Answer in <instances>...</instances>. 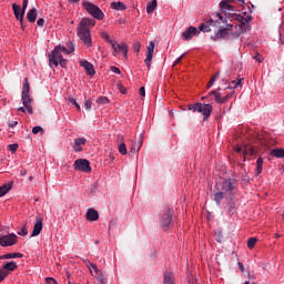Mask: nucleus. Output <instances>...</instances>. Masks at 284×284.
Wrapping results in <instances>:
<instances>
[{
    "label": "nucleus",
    "mask_w": 284,
    "mask_h": 284,
    "mask_svg": "<svg viewBox=\"0 0 284 284\" xmlns=\"http://www.w3.org/2000/svg\"><path fill=\"white\" fill-rule=\"evenodd\" d=\"M234 190V184L232 180H224L222 183L215 185V190L213 191V201H215L216 205H221V201L225 199V194H232Z\"/></svg>",
    "instance_id": "f257e3e1"
},
{
    "label": "nucleus",
    "mask_w": 284,
    "mask_h": 284,
    "mask_svg": "<svg viewBox=\"0 0 284 284\" xmlns=\"http://www.w3.org/2000/svg\"><path fill=\"white\" fill-rule=\"evenodd\" d=\"M187 110H190L191 112H199L203 115V120L206 121V119H210V116H212V110H214V108L210 103L203 104L201 102H197L195 104H189Z\"/></svg>",
    "instance_id": "f03ea898"
},
{
    "label": "nucleus",
    "mask_w": 284,
    "mask_h": 284,
    "mask_svg": "<svg viewBox=\"0 0 284 284\" xmlns=\"http://www.w3.org/2000/svg\"><path fill=\"white\" fill-rule=\"evenodd\" d=\"M214 19L210 18L206 22L200 24L199 30L201 32H212L211 26H221V23H225V18L221 13H213Z\"/></svg>",
    "instance_id": "7ed1b4c3"
},
{
    "label": "nucleus",
    "mask_w": 284,
    "mask_h": 284,
    "mask_svg": "<svg viewBox=\"0 0 284 284\" xmlns=\"http://www.w3.org/2000/svg\"><path fill=\"white\" fill-rule=\"evenodd\" d=\"M22 104L29 114H32V99H30V82L28 78L24 79V84L22 87Z\"/></svg>",
    "instance_id": "20e7f679"
},
{
    "label": "nucleus",
    "mask_w": 284,
    "mask_h": 284,
    "mask_svg": "<svg viewBox=\"0 0 284 284\" xmlns=\"http://www.w3.org/2000/svg\"><path fill=\"white\" fill-rule=\"evenodd\" d=\"M83 8L91 17H93V19H97L98 21H103V19H105V13H103L101 8H99L97 4L83 2Z\"/></svg>",
    "instance_id": "39448f33"
},
{
    "label": "nucleus",
    "mask_w": 284,
    "mask_h": 284,
    "mask_svg": "<svg viewBox=\"0 0 284 284\" xmlns=\"http://www.w3.org/2000/svg\"><path fill=\"white\" fill-rule=\"evenodd\" d=\"M78 37L82 41V43H84V45H87L88 48H90V45H92V38L90 36L89 28H85V27L79 24L78 26Z\"/></svg>",
    "instance_id": "423d86ee"
},
{
    "label": "nucleus",
    "mask_w": 284,
    "mask_h": 284,
    "mask_svg": "<svg viewBox=\"0 0 284 284\" xmlns=\"http://www.w3.org/2000/svg\"><path fill=\"white\" fill-rule=\"evenodd\" d=\"M220 10L229 19H234V17H236V9L234 8V6L230 4V1H221Z\"/></svg>",
    "instance_id": "0eeeda50"
},
{
    "label": "nucleus",
    "mask_w": 284,
    "mask_h": 284,
    "mask_svg": "<svg viewBox=\"0 0 284 284\" xmlns=\"http://www.w3.org/2000/svg\"><path fill=\"white\" fill-rule=\"evenodd\" d=\"M160 225L161 227H170L172 225V210L170 207L161 212Z\"/></svg>",
    "instance_id": "6e6552de"
},
{
    "label": "nucleus",
    "mask_w": 284,
    "mask_h": 284,
    "mask_svg": "<svg viewBox=\"0 0 284 284\" xmlns=\"http://www.w3.org/2000/svg\"><path fill=\"white\" fill-rule=\"evenodd\" d=\"M74 170H78L79 172H85L87 174H90L92 172V168L90 166V161L85 159H79L73 164Z\"/></svg>",
    "instance_id": "1a4fd4ad"
},
{
    "label": "nucleus",
    "mask_w": 284,
    "mask_h": 284,
    "mask_svg": "<svg viewBox=\"0 0 284 284\" xmlns=\"http://www.w3.org/2000/svg\"><path fill=\"white\" fill-rule=\"evenodd\" d=\"M17 234L10 233L8 235H3L0 237V245L2 247H12V245H17Z\"/></svg>",
    "instance_id": "9d476101"
},
{
    "label": "nucleus",
    "mask_w": 284,
    "mask_h": 284,
    "mask_svg": "<svg viewBox=\"0 0 284 284\" xmlns=\"http://www.w3.org/2000/svg\"><path fill=\"white\" fill-rule=\"evenodd\" d=\"M111 48L113 49L114 57H116V53L121 52L124 59H128V44L118 43L116 40H114L111 44Z\"/></svg>",
    "instance_id": "9b49d317"
},
{
    "label": "nucleus",
    "mask_w": 284,
    "mask_h": 284,
    "mask_svg": "<svg viewBox=\"0 0 284 284\" xmlns=\"http://www.w3.org/2000/svg\"><path fill=\"white\" fill-rule=\"evenodd\" d=\"M63 59V54L59 51V47H55L52 53L49 54V65L59 67V61Z\"/></svg>",
    "instance_id": "f8f14e48"
},
{
    "label": "nucleus",
    "mask_w": 284,
    "mask_h": 284,
    "mask_svg": "<svg viewBox=\"0 0 284 284\" xmlns=\"http://www.w3.org/2000/svg\"><path fill=\"white\" fill-rule=\"evenodd\" d=\"M230 30H232V24L220 29L214 36L211 37L212 41H219V39H227L230 37Z\"/></svg>",
    "instance_id": "ddd939ff"
},
{
    "label": "nucleus",
    "mask_w": 284,
    "mask_h": 284,
    "mask_svg": "<svg viewBox=\"0 0 284 284\" xmlns=\"http://www.w3.org/2000/svg\"><path fill=\"white\" fill-rule=\"evenodd\" d=\"M153 57H154V42H150L146 48V58L144 60V63H145L148 70H150V68H152Z\"/></svg>",
    "instance_id": "4468645a"
},
{
    "label": "nucleus",
    "mask_w": 284,
    "mask_h": 284,
    "mask_svg": "<svg viewBox=\"0 0 284 284\" xmlns=\"http://www.w3.org/2000/svg\"><path fill=\"white\" fill-rule=\"evenodd\" d=\"M42 230H43V217L37 216L31 237L39 236V234H41Z\"/></svg>",
    "instance_id": "2eb2a0df"
},
{
    "label": "nucleus",
    "mask_w": 284,
    "mask_h": 284,
    "mask_svg": "<svg viewBox=\"0 0 284 284\" xmlns=\"http://www.w3.org/2000/svg\"><path fill=\"white\" fill-rule=\"evenodd\" d=\"M196 34H199V29H196V27H189L187 30L182 33V37H184L185 41H190L193 37H196Z\"/></svg>",
    "instance_id": "dca6fc26"
},
{
    "label": "nucleus",
    "mask_w": 284,
    "mask_h": 284,
    "mask_svg": "<svg viewBox=\"0 0 284 284\" xmlns=\"http://www.w3.org/2000/svg\"><path fill=\"white\" fill-rule=\"evenodd\" d=\"M12 9H13V14L16 19L20 21L21 26H23V17L26 16V13H23L21 7L17 3H13Z\"/></svg>",
    "instance_id": "f3484780"
},
{
    "label": "nucleus",
    "mask_w": 284,
    "mask_h": 284,
    "mask_svg": "<svg viewBox=\"0 0 284 284\" xmlns=\"http://www.w3.org/2000/svg\"><path fill=\"white\" fill-rule=\"evenodd\" d=\"M85 143H88V140L85 138L74 139V152H83V148L81 145H85Z\"/></svg>",
    "instance_id": "a211bd4d"
},
{
    "label": "nucleus",
    "mask_w": 284,
    "mask_h": 284,
    "mask_svg": "<svg viewBox=\"0 0 284 284\" xmlns=\"http://www.w3.org/2000/svg\"><path fill=\"white\" fill-rule=\"evenodd\" d=\"M80 65L84 68L87 74H89L90 77H93V74L97 73L94 71V65H92V63L88 62L87 60L80 61Z\"/></svg>",
    "instance_id": "6ab92c4d"
},
{
    "label": "nucleus",
    "mask_w": 284,
    "mask_h": 284,
    "mask_svg": "<svg viewBox=\"0 0 284 284\" xmlns=\"http://www.w3.org/2000/svg\"><path fill=\"white\" fill-rule=\"evenodd\" d=\"M229 203L226 205V210L229 214H235L236 213V203L234 202V193H232L229 197Z\"/></svg>",
    "instance_id": "aec40b11"
},
{
    "label": "nucleus",
    "mask_w": 284,
    "mask_h": 284,
    "mask_svg": "<svg viewBox=\"0 0 284 284\" xmlns=\"http://www.w3.org/2000/svg\"><path fill=\"white\" fill-rule=\"evenodd\" d=\"M79 26H82L83 28H94L97 26L95 19L84 18L80 21Z\"/></svg>",
    "instance_id": "412c9836"
},
{
    "label": "nucleus",
    "mask_w": 284,
    "mask_h": 284,
    "mask_svg": "<svg viewBox=\"0 0 284 284\" xmlns=\"http://www.w3.org/2000/svg\"><path fill=\"white\" fill-rule=\"evenodd\" d=\"M243 154H244V160L247 158V156H254V154H256V149H254V146L250 145V144H246L244 145L243 148Z\"/></svg>",
    "instance_id": "4be33fe9"
},
{
    "label": "nucleus",
    "mask_w": 284,
    "mask_h": 284,
    "mask_svg": "<svg viewBox=\"0 0 284 284\" xmlns=\"http://www.w3.org/2000/svg\"><path fill=\"white\" fill-rule=\"evenodd\" d=\"M87 221H99V211L89 209L87 211Z\"/></svg>",
    "instance_id": "5701e85b"
},
{
    "label": "nucleus",
    "mask_w": 284,
    "mask_h": 284,
    "mask_svg": "<svg viewBox=\"0 0 284 284\" xmlns=\"http://www.w3.org/2000/svg\"><path fill=\"white\" fill-rule=\"evenodd\" d=\"M17 267H19V266L17 265V262L11 261V262H7V263L3 265L2 270H6V271L10 274V272H14V270H17Z\"/></svg>",
    "instance_id": "b1692460"
},
{
    "label": "nucleus",
    "mask_w": 284,
    "mask_h": 284,
    "mask_svg": "<svg viewBox=\"0 0 284 284\" xmlns=\"http://www.w3.org/2000/svg\"><path fill=\"white\" fill-rule=\"evenodd\" d=\"M12 183L13 182L0 186V199L1 196H6L12 190Z\"/></svg>",
    "instance_id": "393cba45"
},
{
    "label": "nucleus",
    "mask_w": 284,
    "mask_h": 284,
    "mask_svg": "<svg viewBox=\"0 0 284 284\" xmlns=\"http://www.w3.org/2000/svg\"><path fill=\"white\" fill-rule=\"evenodd\" d=\"M111 8L113 10H120V11H123V10H128V7L125 6V3L121 2V1H114L111 3Z\"/></svg>",
    "instance_id": "a878e982"
},
{
    "label": "nucleus",
    "mask_w": 284,
    "mask_h": 284,
    "mask_svg": "<svg viewBox=\"0 0 284 284\" xmlns=\"http://www.w3.org/2000/svg\"><path fill=\"white\" fill-rule=\"evenodd\" d=\"M27 19H28L29 23H34V21H37V9L32 8L27 13Z\"/></svg>",
    "instance_id": "bb28decb"
},
{
    "label": "nucleus",
    "mask_w": 284,
    "mask_h": 284,
    "mask_svg": "<svg viewBox=\"0 0 284 284\" xmlns=\"http://www.w3.org/2000/svg\"><path fill=\"white\" fill-rule=\"evenodd\" d=\"M270 154L276 159H284V149H273Z\"/></svg>",
    "instance_id": "cd10ccee"
},
{
    "label": "nucleus",
    "mask_w": 284,
    "mask_h": 284,
    "mask_svg": "<svg viewBox=\"0 0 284 284\" xmlns=\"http://www.w3.org/2000/svg\"><path fill=\"white\" fill-rule=\"evenodd\" d=\"M164 284H174V274L172 272H164Z\"/></svg>",
    "instance_id": "c85d7f7f"
},
{
    "label": "nucleus",
    "mask_w": 284,
    "mask_h": 284,
    "mask_svg": "<svg viewBox=\"0 0 284 284\" xmlns=\"http://www.w3.org/2000/svg\"><path fill=\"white\" fill-rule=\"evenodd\" d=\"M58 50L61 52V54H70L71 52H74V45H70V49H67L62 45H57Z\"/></svg>",
    "instance_id": "c756f323"
},
{
    "label": "nucleus",
    "mask_w": 284,
    "mask_h": 284,
    "mask_svg": "<svg viewBox=\"0 0 284 284\" xmlns=\"http://www.w3.org/2000/svg\"><path fill=\"white\" fill-rule=\"evenodd\" d=\"M3 258L10 260V258H23V254L21 253H8L4 254Z\"/></svg>",
    "instance_id": "7c9ffc66"
},
{
    "label": "nucleus",
    "mask_w": 284,
    "mask_h": 284,
    "mask_svg": "<svg viewBox=\"0 0 284 284\" xmlns=\"http://www.w3.org/2000/svg\"><path fill=\"white\" fill-rule=\"evenodd\" d=\"M256 176L263 172V158H258L256 161Z\"/></svg>",
    "instance_id": "2f4dec72"
},
{
    "label": "nucleus",
    "mask_w": 284,
    "mask_h": 284,
    "mask_svg": "<svg viewBox=\"0 0 284 284\" xmlns=\"http://www.w3.org/2000/svg\"><path fill=\"white\" fill-rule=\"evenodd\" d=\"M156 1H152L151 3H149L146 6V12L148 14H152L154 12V10H156Z\"/></svg>",
    "instance_id": "473e14b6"
},
{
    "label": "nucleus",
    "mask_w": 284,
    "mask_h": 284,
    "mask_svg": "<svg viewBox=\"0 0 284 284\" xmlns=\"http://www.w3.org/2000/svg\"><path fill=\"white\" fill-rule=\"evenodd\" d=\"M118 150L120 154H122V156H125V154H128V146H125L124 142L119 144Z\"/></svg>",
    "instance_id": "72a5a7b5"
},
{
    "label": "nucleus",
    "mask_w": 284,
    "mask_h": 284,
    "mask_svg": "<svg viewBox=\"0 0 284 284\" xmlns=\"http://www.w3.org/2000/svg\"><path fill=\"white\" fill-rule=\"evenodd\" d=\"M101 38L106 41V43H110L112 45V43H114V40L110 39V34H108V32L102 31L101 33Z\"/></svg>",
    "instance_id": "f704fd0d"
},
{
    "label": "nucleus",
    "mask_w": 284,
    "mask_h": 284,
    "mask_svg": "<svg viewBox=\"0 0 284 284\" xmlns=\"http://www.w3.org/2000/svg\"><path fill=\"white\" fill-rule=\"evenodd\" d=\"M97 103L99 105H106V103H110V100L108 99V97H99Z\"/></svg>",
    "instance_id": "c9c22d12"
},
{
    "label": "nucleus",
    "mask_w": 284,
    "mask_h": 284,
    "mask_svg": "<svg viewBox=\"0 0 284 284\" xmlns=\"http://www.w3.org/2000/svg\"><path fill=\"white\" fill-rule=\"evenodd\" d=\"M219 72H216L212 78H211V80L209 81V83H207V90H210V88H212V85H214V83H216V79H219Z\"/></svg>",
    "instance_id": "e433bc0d"
},
{
    "label": "nucleus",
    "mask_w": 284,
    "mask_h": 284,
    "mask_svg": "<svg viewBox=\"0 0 284 284\" xmlns=\"http://www.w3.org/2000/svg\"><path fill=\"white\" fill-rule=\"evenodd\" d=\"M258 240L256 239V237H251V239H248V241H247V247H248V250H253V247H254V245H256V242H257Z\"/></svg>",
    "instance_id": "4c0bfd02"
},
{
    "label": "nucleus",
    "mask_w": 284,
    "mask_h": 284,
    "mask_svg": "<svg viewBox=\"0 0 284 284\" xmlns=\"http://www.w3.org/2000/svg\"><path fill=\"white\" fill-rule=\"evenodd\" d=\"M18 234L19 236H28V222H24L22 230Z\"/></svg>",
    "instance_id": "58836bf2"
},
{
    "label": "nucleus",
    "mask_w": 284,
    "mask_h": 284,
    "mask_svg": "<svg viewBox=\"0 0 284 284\" xmlns=\"http://www.w3.org/2000/svg\"><path fill=\"white\" fill-rule=\"evenodd\" d=\"M9 275V273L3 270V268H0V283H3V281H6V277Z\"/></svg>",
    "instance_id": "ea45409f"
},
{
    "label": "nucleus",
    "mask_w": 284,
    "mask_h": 284,
    "mask_svg": "<svg viewBox=\"0 0 284 284\" xmlns=\"http://www.w3.org/2000/svg\"><path fill=\"white\" fill-rule=\"evenodd\" d=\"M69 103H71V105H74L77 110L81 111V105H79V102H77V99L69 98Z\"/></svg>",
    "instance_id": "a19ab883"
},
{
    "label": "nucleus",
    "mask_w": 284,
    "mask_h": 284,
    "mask_svg": "<svg viewBox=\"0 0 284 284\" xmlns=\"http://www.w3.org/2000/svg\"><path fill=\"white\" fill-rule=\"evenodd\" d=\"M215 241H217V243H223V233L221 231L215 232Z\"/></svg>",
    "instance_id": "79ce46f5"
},
{
    "label": "nucleus",
    "mask_w": 284,
    "mask_h": 284,
    "mask_svg": "<svg viewBox=\"0 0 284 284\" xmlns=\"http://www.w3.org/2000/svg\"><path fill=\"white\" fill-rule=\"evenodd\" d=\"M10 152H12V154H14V152H17V150H19V144L13 143V144H9L8 145Z\"/></svg>",
    "instance_id": "37998d69"
},
{
    "label": "nucleus",
    "mask_w": 284,
    "mask_h": 284,
    "mask_svg": "<svg viewBox=\"0 0 284 284\" xmlns=\"http://www.w3.org/2000/svg\"><path fill=\"white\" fill-rule=\"evenodd\" d=\"M84 108H85L87 112H90V110H92V101L85 100Z\"/></svg>",
    "instance_id": "c03bdc74"
},
{
    "label": "nucleus",
    "mask_w": 284,
    "mask_h": 284,
    "mask_svg": "<svg viewBox=\"0 0 284 284\" xmlns=\"http://www.w3.org/2000/svg\"><path fill=\"white\" fill-rule=\"evenodd\" d=\"M234 95V92L226 94L225 97L222 98V103H227L230 99Z\"/></svg>",
    "instance_id": "a18cd8bd"
},
{
    "label": "nucleus",
    "mask_w": 284,
    "mask_h": 284,
    "mask_svg": "<svg viewBox=\"0 0 284 284\" xmlns=\"http://www.w3.org/2000/svg\"><path fill=\"white\" fill-rule=\"evenodd\" d=\"M39 132H41V133L43 134V128H41V126H34V128L32 129V133H33V134H39Z\"/></svg>",
    "instance_id": "49530a36"
},
{
    "label": "nucleus",
    "mask_w": 284,
    "mask_h": 284,
    "mask_svg": "<svg viewBox=\"0 0 284 284\" xmlns=\"http://www.w3.org/2000/svg\"><path fill=\"white\" fill-rule=\"evenodd\" d=\"M58 65H61V68H65V65H68V60L63 58L61 60H58Z\"/></svg>",
    "instance_id": "de8ad7c7"
},
{
    "label": "nucleus",
    "mask_w": 284,
    "mask_h": 284,
    "mask_svg": "<svg viewBox=\"0 0 284 284\" xmlns=\"http://www.w3.org/2000/svg\"><path fill=\"white\" fill-rule=\"evenodd\" d=\"M45 283H47V284H59V283L57 282V280H54L53 277H47V278H45Z\"/></svg>",
    "instance_id": "09e8293b"
},
{
    "label": "nucleus",
    "mask_w": 284,
    "mask_h": 284,
    "mask_svg": "<svg viewBox=\"0 0 284 284\" xmlns=\"http://www.w3.org/2000/svg\"><path fill=\"white\" fill-rule=\"evenodd\" d=\"M44 24H45V20L43 18H39L37 21V26H39L40 28H43Z\"/></svg>",
    "instance_id": "8fccbe9b"
},
{
    "label": "nucleus",
    "mask_w": 284,
    "mask_h": 284,
    "mask_svg": "<svg viewBox=\"0 0 284 284\" xmlns=\"http://www.w3.org/2000/svg\"><path fill=\"white\" fill-rule=\"evenodd\" d=\"M243 83V79H239L237 82L236 81H232V84L235 85L234 88H240Z\"/></svg>",
    "instance_id": "3c124183"
},
{
    "label": "nucleus",
    "mask_w": 284,
    "mask_h": 284,
    "mask_svg": "<svg viewBox=\"0 0 284 284\" xmlns=\"http://www.w3.org/2000/svg\"><path fill=\"white\" fill-rule=\"evenodd\" d=\"M214 99L216 103H223V98L221 97V93L216 94Z\"/></svg>",
    "instance_id": "603ef678"
},
{
    "label": "nucleus",
    "mask_w": 284,
    "mask_h": 284,
    "mask_svg": "<svg viewBox=\"0 0 284 284\" xmlns=\"http://www.w3.org/2000/svg\"><path fill=\"white\" fill-rule=\"evenodd\" d=\"M89 265V268L92 267L93 272H95V274H99V267L97 266V264L90 263Z\"/></svg>",
    "instance_id": "864d4df0"
},
{
    "label": "nucleus",
    "mask_w": 284,
    "mask_h": 284,
    "mask_svg": "<svg viewBox=\"0 0 284 284\" xmlns=\"http://www.w3.org/2000/svg\"><path fill=\"white\" fill-rule=\"evenodd\" d=\"M111 72H114V74H121V69L116 67H111Z\"/></svg>",
    "instance_id": "5fc2aeb1"
},
{
    "label": "nucleus",
    "mask_w": 284,
    "mask_h": 284,
    "mask_svg": "<svg viewBox=\"0 0 284 284\" xmlns=\"http://www.w3.org/2000/svg\"><path fill=\"white\" fill-rule=\"evenodd\" d=\"M185 57V54H182L181 57H179L176 60H175V62H174V64L173 65H179V63H181L182 61H183V58Z\"/></svg>",
    "instance_id": "6e6d98bb"
},
{
    "label": "nucleus",
    "mask_w": 284,
    "mask_h": 284,
    "mask_svg": "<svg viewBox=\"0 0 284 284\" xmlns=\"http://www.w3.org/2000/svg\"><path fill=\"white\" fill-rule=\"evenodd\" d=\"M221 90V88H219L217 90H213V91H211L210 93H209V97H216V94H219L220 91Z\"/></svg>",
    "instance_id": "4d7b16f0"
},
{
    "label": "nucleus",
    "mask_w": 284,
    "mask_h": 284,
    "mask_svg": "<svg viewBox=\"0 0 284 284\" xmlns=\"http://www.w3.org/2000/svg\"><path fill=\"white\" fill-rule=\"evenodd\" d=\"M255 61H257V63H263V55L257 54L254 57Z\"/></svg>",
    "instance_id": "13d9d810"
},
{
    "label": "nucleus",
    "mask_w": 284,
    "mask_h": 284,
    "mask_svg": "<svg viewBox=\"0 0 284 284\" xmlns=\"http://www.w3.org/2000/svg\"><path fill=\"white\" fill-rule=\"evenodd\" d=\"M9 128H17V125H19L18 121H11L8 123Z\"/></svg>",
    "instance_id": "bf43d9fd"
},
{
    "label": "nucleus",
    "mask_w": 284,
    "mask_h": 284,
    "mask_svg": "<svg viewBox=\"0 0 284 284\" xmlns=\"http://www.w3.org/2000/svg\"><path fill=\"white\" fill-rule=\"evenodd\" d=\"M21 10L26 14V10H28V1H23Z\"/></svg>",
    "instance_id": "052dcab7"
},
{
    "label": "nucleus",
    "mask_w": 284,
    "mask_h": 284,
    "mask_svg": "<svg viewBox=\"0 0 284 284\" xmlns=\"http://www.w3.org/2000/svg\"><path fill=\"white\" fill-rule=\"evenodd\" d=\"M131 154H136V143H134L130 149Z\"/></svg>",
    "instance_id": "680f3d73"
},
{
    "label": "nucleus",
    "mask_w": 284,
    "mask_h": 284,
    "mask_svg": "<svg viewBox=\"0 0 284 284\" xmlns=\"http://www.w3.org/2000/svg\"><path fill=\"white\" fill-rule=\"evenodd\" d=\"M134 51L135 52H140L141 51V43L138 42V43L134 44Z\"/></svg>",
    "instance_id": "e2e57ef3"
},
{
    "label": "nucleus",
    "mask_w": 284,
    "mask_h": 284,
    "mask_svg": "<svg viewBox=\"0 0 284 284\" xmlns=\"http://www.w3.org/2000/svg\"><path fill=\"white\" fill-rule=\"evenodd\" d=\"M140 97H145V87L140 88Z\"/></svg>",
    "instance_id": "0e129e2a"
},
{
    "label": "nucleus",
    "mask_w": 284,
    "mask_h": 284,
    "mask_svg": "<svg viewBox=\"0 0 284 284\" xmlns=\"http://www.w3.org/2000/svg\"><path fill=\"white\" fill-rule=\"evenodd\" d=\"M234 150H235V152H237V154H241V153L243 152V148H241V146H239V145H236V146L234 148Z\"/></svg>",
    "instance_id": "69168bd1"
},
{
    "label": "nucleus",
    "mask_w": 284,
    "mask_h": 284,
    "mask_svg": "<svg viewBox=\"0 0 284 284\" xmlns=\"http://www.w3.org/2000/svg\"><path fill=\"white\" fill-rule=\"evenodd\" d=\"M250 20H247V18H241V23L242 26H246V23H248Z\"/></svg>",
    "instance_id": "338daca9"
},
{
    "label": "nucleus",
    "mask_w": 284,
    "mask_h": 284,
    "mask_svg": "<svg viewBox=\"0 0 284 284\" xmlns=\"http://www.w3.org/2000/svg\"><path fill=\"white\" fill-rule=\"evenodd\" d=\"M237 265H239L241 272H245V266L243 265V263L240 262V263H237Z\"/></svg>",
    "instance_id": "774afa93"
}]
</instances>
